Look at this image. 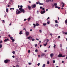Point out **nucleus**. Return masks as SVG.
I'll list each match as a JSON object with an SVG mask.
<instances>
[{"mask_svg": "<svg viewBox=\"0 0 67 67\" xmlns=\"http://www.w3.org/2000/svg\"><path fill=\"white\" fill-rule=\"evenodd\" d=\"M40 9H42L43 8V7L41 6L40 7Z\"/></svg>", "mask_w": 67, "mask_h": 67, "instance_id": "44", "label": "nucleus"}, {"mask_svg": "<svg viewBox=\"0 0 67 67\" xmlns=\"http://www.w3.org/2000/svg\"><path fill=\"white\" fill-rule=\"evenodd\" d=\"M30 50H29L28 51V53H30Z\"/></svg>", "mask_w": 67, "mask_h": 67, "instance_id": "46", "label": "nucleus"}, {"mask_svg": "<svg viewBox=\"0 0 67 67\" xmlns=\"http://www.w3.org/2000/svg\"><path fill=\"white\" fill-rule=\"evenodd\" d=\"M47 42L46 44H44V46H46V45H47Z\"/></svg>", "mask_w": 67, "mask_h": 67, "instance_id": "25", "label": "nucleus"}, {"mask_svg": "<svg viewBox=\"0 0 67 67\" xmlns=\"http://www.w3.org/2000/svg\"><path fill=\"white\" fill-rule=\"evenodd\" d=\"M31 7L33 8H35L36 7V5L35 4H34V5H32Z\"/></svg>", "mask_w": 67, "mask_h": 67, "instance_id": "5", "label": "nucleus"}, {"mask_svg": "<svg viewBox=\"0 0 67 67\" xmlns=\"http://www.w3.org/2000/svg\"><path fill=\"white\" fill-rule=\"evenodd\" d=\"M50 1L51 2H53L54 0H50Z\"/></svg>", "mask_w": 67, "mask_h": 67, "instance_id": "37", "label": "nucleus"}, {"mask_svg": "<svg viewBox=\"0 0 67 67\" xmlns=\"http://www.w3.org/2000/svg\"><path fill=\"white\" fill-rule=\"evenodd\" d=\"M49 64V61H48L47 62V65H48V64Z\"/></svg>", "mask_w": 67, "mask_h": 67, "instance_id": "16", "label": "nucleus"}, {"mask_svg": "<svg viewBox=\"0 0 67 67\" xmlns=\"http://www.w3.org/2000/svg\"><path fill=\"white\" fill-rule=\"evenodd\" d=\"M39 5H43V4L39 3Z\"/></svg>", "mask_w": 67, "mask_h": 67, "instance_id": "24", "label": "nucleus"}, {"mask_svg": "<svg viewBox=\"0 0 67 67\" xmlns=\"http://www.w3.org/2000/svg\"><path fill=\"white\" fill-rule=\"evenodd\" d=\"M35 52L36 53V52H38V50H37V49H36V50H35Z\"/></svg>", "mask_w": 67, "mask_h": 67, "instance_id": "34", "label": "nucleus"}, {"mask_svg": "<svg viewBox=\"0 0 67 67\" xmlns=\"http://www.w3.org/2000/svg\"><path fill=\"white\" fill-rule=\"evenodd\" d=\"M42 10H45V8H42Z\"/></svg>", "mask_w": 67, "mask_h": 67, "instance_id": "60", "label": "nucleus"}, {"mask_svg": "<svg viewBox=\"0 0 67 67\" xmlns=\"http://www.w3.org/2000/svg\"><path fill=\"white\" fill-rule=\"evenodd\" d=\"M10 38L11 39V40H12L13 39V37H10Z\"/></svg>", "mask_w": 67, "mask_h": 67, "instance_id": "38", "label": "nucleus"}, {"mask_svg": "<svg viewBox=\"0 0 67 67\" xmlns=\"http://www.w3.org/2000/svg\"><path fill=\"white\" fill-rule=\"evenodd\" d=\"M55 23H58V22L57 21V20L55 21Z\"/></svg>", "mask_w": 67, "mask_h": 67, "instance_id": "52", "label": "nucleus"}, {"mask_svg": "<svg viewBox=\"0 0 67 67\" xmlns=\"http://www.w3.org/2000/svg\"><path fill=\"white\" fill-rule=\"evenodd\" d=\"M30 37H31V38H32V37H31L30 36H29V37H28V38H27L28 39H30Z\"/></svg>", "mask_w": 67, "mask_h": 67, "instance_id": "29", "label": "nucleus"}, {"mask_svg": "<svg viewBox=\"0 0 67 67\" xmlns=\"http://www.w3.org/2000/svg\"><path fill=\"white\" fill-rule=\"evenodd\" d=\"M50 56L51 58H52V57L54 56V54L53 53H51L50 54Z\"/></svg>", "mask_w": 67, "mask_h": 67, "instance_id": "4", "label": "nucleus"}, {"mask_svg": "<svg viewBox=\"0 0 67 67\" xmlns=\"http://www.w3.org/2000/svg\"><path fill=\"white\" fill-rule=\"evenodd\" d=\"M36 40H37V41H39V40L37 38Z\"/></svg>", "mask_w": 67, "mask_h": 67, "instance_id": "58", "label": "nucleus"}, {"mask_svg": "<svg viewBox=\"0 0 67 67\" xmlns=\"http://www.w3.org/2000/svg\"><path fill=\"white\" fill-rule=\"evenodd\" d=\"M58 24H56L55 26H56V27H58Z\"/></svg>", "mask_w": 67, "mask_h": 67, "instance_id": "22", "label": "nucleus"}, {"mask_svg": "<svg viewBox=\"0 0 67 67\" xmlns=\"http://www.w3.org/2000/svg\"><path fill=\"white\" fill-rule=\"evenodd\" d=\"M32 41H35V39L34 38H33L32 39Z\"/></svg>", "mask_w": 67, "mask_h": 67, "instance_id": "35", "label": "nucleus"}, {"mask_svg": "<svg viewBox=\"0 0 67 67\" xmlns=\"http://www.w3.org/2000/svg\"><path fill=\"white\" fill-rule=\"evenodd\" d=\"M42 67H45V64H44L42 66Z\"/></svg>", "mask_w": 67, "mask_h": 67, "instance_id": "26", "label": "nucleus"}, {"mask_svg": "<svg viewBox=\"0 0 67 67\" xmlns=\"http://www.w3.org/2000/svg\"><path fill=\"white\" fill-rule=\"evenodd\" d=\"M8 62H9V60H4L5 63H8Z\"/></svg>", "mask_w": 67, "mask_h": 67, "instance_id": "9", "label": "nucleus"}, {"mask_svg": "<svg viewBox=\"0 0 67 67\" xmlns=\"http://www.w3.org/2000/svg\"><path fill=\"white\" fill-rule=\"evenodd\" d=\"M19 10L20 11V13H22V12H23V13H24V12H25V11L24 10V9H22V8H19Z\"/></svg>", "mask_w": 67, "mask_h": 67, "instance_id": "1", "label": "nucleus"}, {"mask_svg": "<svg viewBox=\"0 0 67 67\" xmlns=\"http://www.w3.org/2000/svg\"><path fill=\"white\" fill-rule=\"evenodd\" d=\"M29 32H27V31H26V36H28V35H29Z\"/></svg>", "mask_w": 67, "mask_h": 67, "instance_id": "6", "label": "nucleus"}, {"mask_svg": "<svg viewBox=\"0 0 67 67\" xmlns=\"http://www.w3.org/2000/svg\"><path fill=\"white\" fill-rule=\"evenodd\" d=\"M16 67H19V65H17L16 66Z\"/></svg>", "mask_w": 67, "mask_h": 67, "instance_id": "63", "label": "nucleus"}, {"mask_svg": "<svg viewBox=\"0 0 67 67\" xmlns=\"http://www.w3.org/2000/svg\"><path fill=\"white\" fill-rule=\"evenodd\" d=\"M12 53L13 54H15V51H13L12 52Z\"/></svg>", "mask_w": 67, "mask_h": 67, "instance_id": "20", "label": "nucleus"}, {"mask_svg": "<svg viewBox=\"0 0 67 67\" xmlns=\"http://www.w3.org/2000/svg\"><path fill=\"white\" fill-rule=\"evenodd\" d=\"M54 6H55V7L56 6H57V3H55L54 4Z\"/></svg>", "mask_w": 67, "mask_h": 67, "instance_id": "15", "label": "nucleus"}, {"mask_svg": "<svg viewBox=\"0 0 67 67\" xmlns=\"http://www.w3.org/2000/svg\"><path fill=\"white\" fill-rule=\"evenodd\" d=\"M24 30H25V31H26V29L25 28H24L23 29Z\"/></svg>", "mask_w": 67, "mask_h": 67, "instance_id": "49", "label": "nucleus"}, {"mask_svg": "<svg viewBox=\"0 0 67 67\" xmlns=\"http://www.w3.org/2000/svg\"><path fill=\"white\" fill-rule=\"evenodd\" d=\"M37 44H35V47H36V46H37Z\"/></svg>", "mask_w": 67, "mask_h": 67, "instance_id": "41", "label": "nucleus"}, {"mask_svg": "<svg viewBox=\"0 0 67 67\" xmlns=\"http://www.w3.org/2000/svg\"><path fill=\"white\" fill-rule=\"evenodd\" d=\"M23 7V6H22V5H21V6H20L21 8H22Z\"/></svg>", "mask_w": 67, "mask_h": 67, "instance_id": "55", "label": "nucleus"}, {"mask_svg": "<svg viewBox=\"0 0 67 67\" xmlns=\"http://www.w3.org/2000/svg\"><path fill=\"white\" fill-rule=\"evenodd\" d=\"M58 57H65V55H64L63 56H62V54H59L58 55Z\"/></svg>", "mask_w": 67, "mask_h": 67, "instance_id": "2", "label": "nucleus"}, {"mask_svg": "<svg viewBox=\"0 0 67 67\" xmlns=\"http://www.w3.org/2000/svg\"><path fill=\"white\" fill-rule=\"evenodd\" d=\"M2 41H0V43L1 44V43H2Z\"/></svg>", "mask_w": 67, "mask_h": 67, "instance_id": "42", "label": "nucleus"}, {"mask_svg": "<svg viewBox=\"0 0 67 67\" xmlns=\"http://www.w3.org/2000/svg\"><path fill=\"white\" fill-rule=\"evenodd\" d=\"M60 46L61 47H62V44H60Z\"/></svg>", "mask_w": 67, "mask_h": 67, "instance_id": "53", "label": "nucleus"}, {"mask_svg": "<svg viewBox=\"0 0 67 67\" xmlns=\"http://www.w3.org/2000/svg\"><path fill=\"white\" fill-rule=\"evenodd\" d=\"M2 47V45H0V48H1Z\"/></svg>", "mask_w": 67, "mask_h": 67, "instance_id": "43", "label": "nucleus"}, {"mask_svg": "<svg viewBox=\"0 0 67 67\" xmlns=\"http://www.w3.org/2000/svg\"><path fill=\"white\" fill-rule=\"evenodd\" d=\"M22 31H20V32H19V34L21 35L22 34Z\"/></svg>", "mask_w": 67, "mask_h": 67, "instance_id": "17", "label": "nucleus"}, {"mask_svg": "<svg viewBox=\"0 0 67 67\" xmlns=\"http://www.w3.org/2000/svg\"><path fill=\"white\" fill-rule=\"evenodd\" d=\"M33 25H34V27H35V26H36V25H35V24H33Z\"/></svg>", "mask_w": 67, "mask_h": 67, "instance_id": "33", "label": "nucleus"}, {"mask_svg": "<svg viewBox=\"0 0 67 67\" xmlns=\"http://www.w3.org/2000/svg\"><path fill=\"white\" fill-rule=\"evenodd\" d=\"M40 63H38V64H37V65L38 66H40Z\"/></svg>", "mask_w": 67, "mask_h": 67, "instance_id": "39", "label": "nucleus"}, {"mask_svg": "<svg viewBox=\"0 0 67 67\" xmlns=\"http://www.w3.org/2000/svg\"><path fill=\"white\" fill-rule=\"evenodd\" d=\"M36 25L37 26H38V25H39V24H38V23H36Z\"/></svg>", "mask_w": 67, "mask_h": 67, "instance_id": "21", "label": "nucleus"}, {"mask_svg": "<svg viewBox=\"0 0 67 67\" xmlns=\"http://www.w3.org/2000/svg\"><path fill=\"white\" fill-rule=\"evenodd\" d=\"M45 55V53H42L41 55V57H42V56H44V55Z\"/></svg>", "mask_w": 67, "mask_h": 67, "instance_id": "11", "label": "nucleus"}, {"mask_svg": "<svg viewBox=\"0 0 67 67\" xmlns=\"http://www.w3.org/2000/svg\"><path fill=\"white\" fill-rule=\"evenodd\" d=\"M49 1H50V0H46V2H49Z\"/></svg>", "mask_w": 67, "mask_h": 67, "instance_id": "18", "label": "nucleus"}, {"mask_svg": "<svg viewBox=\"0 0 67 67\" xmlns=\"http://www.w3.org/2000/svg\"><path fill=\"white\" fill-rule=\"evenodd\" d=\"M47 23L48 24H49V21H48Z\"/></svg>", "mask_w": 67, "mask_h": 67, "instance_id": "54", "label": "nucleus"}, {"mask_svg": "<svg viewBox=\"0 0 67 67\" xmlns=\"http://www.w3.org/2000/svg\"><path fill=\"white\" fill-rule=\"evenodd\" d=\"M20 13V11L19 10L16 11V14H19Z\"/></svg>", "mask_w": 67, "mask_h": 67, "instance_id": "7", "label": "nucleus"}, {"mask_svg": "<svg viewBox=\"0 0 67 67\" xmlns=\"http://www.w3.org/2000/svg\"><path fill=\"white\" fill-rule=\"evenodd\" d=\"M65 23L66 24V25H67V19H66V20L65 21Z\"/></svg>", "mask_w": 67, "mask_h": 67, "instance_id": "13", "label": "nucleus"}, {"mask_svg": "<svg viewBox=\"0 0 67 67\" xmlns=\"http://www.w3.org/2000/svg\"><path fill=\"white\" fill-rule=\"evenodd\" d=\"M9 41V39H5V40H4V42H7V41Z\"/></svg>", "mask_w": 67, "mask_h": 67, "instance_id": "10", "label": "nucleus"}, {"mask_svg": "<svg viewBox=\"0 0 67 67\" xmlns=\"http://www.w3.org/2000/svg\"><path fill=\"white\" fill-rule=\"evenodd\" d=\"M12 42H14V41H15V40H14V39H12Z\"/></svg>", "mask_w": 67, "mask_h": 67, "instance_id": "28", "label": "nucleus"}, {"mask_svg": "<svg viewBox=\"0 0 67 67\" xmlns=\"http://www.w3.org/2000/svg\"><path fill=\"white\" fill-rule=\"evenodd\" d=\"M58 9H59H59H60V7H58Z\"/></svg>", "mask_w": 67, "mask_h": 67, "instance_id": "64", "label": "nucleus"}, {"mask_svg": "<svg viewBox=\"0 0 67 67\" xmlns=\"http://www.w3.org/2000/svg\"><path fill=\"white\" fill-rule=\"evenodd\" d=\"M12 57L13 58H14V57H15L14 55H13L12 56Z\"/></svg>", "mask_w": 67, "mask_h": 67, "instance_id": "50", "label": "nucleus"}, {"mask_svg": "<svg viewBox=\"0 0 67 67\" xmlns=\"http://www.w3.org/2000/svg\"><path fill=\"white\" fill-rule=\"evenodd\" d=\"M47 24L45 23L43 24V25H44V26H45V25Z\"/></svg>", "mask_w": 67, "mask_h": 67, "instance_id": "14", "label": "nucleus"}, {"mask_svg": "<svg viewBox=\"0 0 67 67\" xmlns=\"http://www.w3.org/2000/svg\"><path fill=\"white\" fill-rule=\"evenodd\" d=\"M30 31L31 32H32V29H30Z\"/></svg>", "mask_w": 67, "mask_h": 67, "instance_id": "59", "label": "nucleus"}, {"mask_svg": "<svg viewBox=\"0 0 67 67\" xmlns=\"http://www.w3.org/2000/svg\"><path fill=\"white\" fill-rule=\"evenodd\" d=\"M62 33H63V34H65V32H64V31H62Z\"/></svg>", "mask_w": 67, "mask_h": 67, "instance_id": "57", "label": "nucleus"}, {"mask_svg": "<svg viewBox=\"0 0 67 67\" xmlns=\"http://www.w3.org/2000/svg\"><path fill=\"white\" fill-rule=\"evenodd\" d=\"M62 3L63 4V5L62 6V8H63V7H64V5H65V3H64L63 2H62Z\"/></svg>", "mask_w": 67, "mask_h": 67, "instance_id": "12", "label": "nucleus"}, {"mask_svg": "<svg viewBox=\"0 0 67 67\" xmlns=\"http://www.w3.org/2000/svg\"><path fill=\"white\" fill-rule=\"evenodd\" d=\"M47 42H48L49 41V40L48 39H47Z\"/></svg>", "mask_w": 67, "mask_h": 67, "instance_id": "40", "label": "nucleus"}, {"mask_svg": "<svg viewBox=\"0 0 67 67\" xmlns=\"http://www.w3.org/2000/svg\"><path fill=\"white\" fill-rule=\"evenodd\" d=\"M50 18H49V17H48V18L47 19V20H48V19H49Z\"/></svg>", "mask_w": 67, "mask_h": 67, "instance_id": "62", "label": "nucleus"}, {"mask_svg": "<svg viewBox=\"0 0 67 67\" xmlns=\"http://www.w3.org/2000/svg\"><path fill=\"white\" fill-rule=\"evenodd\" d=\"M56 45L54 44V45L53 46L54 48H56Z\"/></svg>", "mask_w": 67, "mask_h": 67, "instance_id": "19", "label": "nucleus"}, {"mask_svg": "<svg viewBox=\"0 0 67 67\" xmlns=\"http://www.w3.org/2000/svg\"><path fill=\"white\" fill-rule=\"evenodd\" d=\"M58 8V6H55V8Z\"/></svg>", "mask_w": 67, "mask_h": 67, "instance_id": "56", "label": "nucleus"}, {"mask_svg": "<svg viewBox=\"0 0 67 67\" xmlns=\"http://www.w3.org/2000/svg\"><path fill=\"white\" fill-rule=\"evenodd\" d=\"M40 2L39 1H38V2H37L36 3V4H39V3Z\"/></svg>", "mask_w": 67, "mask_h": 67, "instance_id": "23", "label": "nucleus"}, {"mask_svg": "<svg viewBox=\"0 0 67 67\" xmlns=\"http://www.w3.org/2000/svg\"><path fill=\"white\" fill-rule=\"evenodd\" d=\"M6 12H8V8H6Z\"/></svg>", "mask_w": 67, "mask_h": 67, "instance_id": "32", "label": "nucleus"}, {"mask_svg": "<svg viewBox=\"0 0 67 67\" xmlns=\"http://www.w3.org/2000/svg\"><path fill=\"white\" fill-rule=\"evenodd\" d=\"M26 20H27V19H24V21H26Z\"/></svg>", "mask_w": 67, "mask_h": 67, "instance_id": "47", "label": "nucleus"}, {"mask_svg": "<svg viewBox=\"0 0 67 67\" xmlns=\"http://www.w3.org/2000/svg\"><path fill=\"white\" fill-rule=\"evenodd\" d=\"M30 19H31V18L30 17H29L28 18V21H29Z\"/></svg>", "mask_w": 67, "mask_h": 67, "instance_id": "30", "label": "nucleus"}, {"mask_svg": "<svg viewBox=\"0 0 67 67\" xmlns=\"http://www.w3.org/2000/svg\"><path fill=\"white\" fill-rule=\"evenodd\" d=\"M2 21L3 22H5V21L4 20H3Z\"/></svg>", "mask_w": 67, "mask_h": 67, "instance_id": "61", "label": "nucleus"}, {"mask_svg": "<svg viewBox=\"0 0 67 67\" xmlns=\"http://www.w3.org/2000/svg\"><path fill=\"white\" fill-rule=\"evenodd\" d=\"M50 35H51V36H52V35H53V34H50Z\"/></svg>", "mask_w": 67, "mask_h": 67, "instance_id": "48", "label": "nucleus"}, {"mask_svg": "<svg viewBox=\"0 0 67 67\" xmlns=\"http://www.w3.org/2000/svg\"><path fill=\"white\" fill-rule=\"evenodd\" d=\"M58 38H60V36H58Z\"/></svg>", "mask_w": 67, "mask_h": 67, "instance_id": "31", "label": "nucleus"}, {"mask_svg": "<svg viewBox=\"0 0 67 67\" xmlns=\"http://www.w3.org/2000/svg\"><path fill=\"white\" fill-rule=\"evenodd\" d=\"M28 64H29V65H32V64H31V62L29 63Z\"/></svg>", "mask_w": 67, "mask_h": 67, "instance_id": "27", "label": "nucleus"}, {"mask_svg": "<svg viewBox=\"0 0 67 67\" xmlns=\"http://www.w3.org/2000/svg\"><path fill=\"white\" fill-rule=\"evenodd\" d=\"M39 32L40 33H42V31L41 30H39Z\"/></svg>", "mask_w": 67, "mask_h": 67, "instance_id": "36", "label": "nucleus"}, {"mask_svg": "<svg viewBox=\"0 0 67 67\" xmlns=\"http://www.w3.org/2000/svg\"><path fill=\"white\" fill-rule=\"evenodd\" d=\"M7 5L8 7H10V5Z\"/></svg>", "mask_w": 67, "mask_h": 67, "instance_id": "51", "label": "nucleus"}, {"mask_svg": "<svg viewBox=\"0 0 67 67\" xmlns=\"http://www.w3.org/2000/svg\"><path fill=\"white\" fill-rule=\"evenodd\" d=\"M28 9L29 10H31V6H28Z\"/></svg>", "mask_w": 67, "mask_h": 67, "instance_id": "8", "label": "nucleus"}, {"mask_svg": "<svg viewBox=\"0 0 67 67\" xmlns=\"http://www.w3.org/2000/svg\"><path fill=\"white\" fill-rule=\"evenodd\" d=\"M55 63V60H54L53 61V64H54V63Z\"/></svg>", "mask_w": 67, "mask_h": 67, "instance_id": "45", "label": "nucleus"}, {"mask_svg": "<svg viewBox=\"0 0 67 67\" xmlns=\"http://www.w3.org/2000/svg\"><path fill=\"white\" fill-rule=\"evenodd\" d=\"M45 10L42 11L41 12V14H43L44 13H45Z\"/></svg>", "mask_w": 67, "mask_h": 67, "instance_id": "3", "label": "nucleus"}]
</instances>
